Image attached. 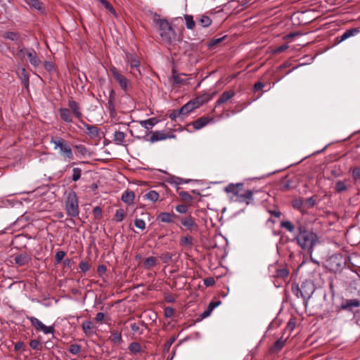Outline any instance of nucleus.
<instances>
[{"label":"nucleus","instance_id":"1","mask_svg":"<svg viewBox=\"0 0 360 360\" xmlns=\"http://www.w3.org/2000/svg\"><path fill=\"white\" fill-rule=\"evenodd\" d=\"M298 233L294 238L302 250L311 254L314 247L316 243L318 237L316 233L308 230L304 226L300 225L298 227Z\"/></svg>","mask_w":360,"mask_h":360},{"label":"nucleus","instance_id":"2","mask_svg":"<svg viewBox=\"0 0 360 360\" xmlns=\"http://www.w3.org/2000/svg\"><path fill=\"white\" fill-rule=\"evenodd\" d=\"M155 22L159 27V33L162 40L166 43H171L175 38L176 33L171 24L165 19H155Z\"/></svg>","mask_w":360,"mask_h":360},{"label":"nucleus","instance_id":"3","mask_svg":"<svg viewBox=\"0 0 360 360\" xmlns=\"http://www.w3.org/2000/svg\"><path fill=\"white\" fill-rule=\"evenodd\" d=\"M51 143L54 144L55 150L59 149V153L64 160H73V153L67 141L60 137L51 138Z\"/></svg>","mask_w":360,"mask_h":360},{"label":"nucleus","instance_id":"4","mask_svg":"<svg viewBox=\"0 0 360 360\" xmlns=\"http://www.w3.org/2000/svg\"><path fill=\"white\" fill-rule=\"evenodd\" d=\"M65 210L67 214L71 217H77L79 215L78 198L75 191H70L65 200Z\"/></svg>","mask_w":360,"mask_h":360},{"label":"nucleus","instance_id":"5","mask_svg":"<svg viewBox=\"0 0 360 360\" xmlns=\"http://www.w3.org/2000/svg\"><path fill=\"white\" fill-rule=\"evenodd\" d=\"M110 72L112 77L117 82L120 88L125 92H127L130 82L126 77H124L115 67L112 66L110 68Z\"/></svg>","mask_w":360,"mask_h":360},{"label":"nucleus","instance_id":"6","mask_svg":"<svg viewBox=\"0 0 360 360\" xmlns=\"http://www.w3.org/2000/svg\"><path fill=\"white\" fill-rule=\"evenodd\" d=\"M301 297L304 300L305 305H307L308 300L311 297L315 290V288L312 282L306 281L303 282L300 286Z\"/></svg>","mask_w":360,"mask_h":360},{"label":"nucleus","instance_id":"7","mask_svg":"<svg viewBox=\"0 0 360 360\" xmlns=\"http://www.w3.org/2000/svg\"><path fill=\"white\" fill-rule=\"evenodd\" d=\"M127 62L131 68V72L134 77H137L141 76V73L139 70L140 61L136 56L127 53Z\"/></svg>","mask_w":360,"mask_h":360},{"label":"nucleus","instance_id":"8","mask_svg":"<svg viewBox=\"0 0 360 360\" xmlns=\"http://www.w3.org/2000/svg\"><path fill=\"white\" fill-rule=\"evenodd\" d=\"M256 193H258L257 190H245L238 199L232 198V200L240 203H245L247 205H252L254 204L253 195Z\"/></svg>","mask_w":360,"mask_h":360},{"label":"nucleus","instance_id":"9","mask_svg":"<svg viewBox=\"0 0 360 360\" xmlns=\"http://www.w3.org/2000/svg\"><path fill=\"white\" fill-rule=\"evenodd\" d=\"M68 106L69 109L71 110L73 115L81 122V120H82V113L79 103L72 99H70L68 103Z\"/></svg>","mask_w":360,"mask_h":360},{"label":"nucleus","instance_id":"10","mask_svg":"<svg viewBox=\"0 0 360 360\" xmlns=\"http://www.w3.org/2000/svg\"><path fill=\"white\" fill-rule=\"evenodd\" d=\"M27 58L29 60L30 64L37 68L40 65L41 61L37 54V52L32 48H28L27 53Z\"/></svg>","mask_w":360,"mask_h":360},{"label":"nucleus","instance_id":"11","mask_svg":"<svg viewBox=\"0 0 360 360\" xmlns=\"http://www.w3.org/2000/svg\"><path fill=\"white\" fill-rule=\"evenodd\" d=\"M360 301L358 299L345 300L342 301L340 308L349 311H352L354 307H359Z\"/></svg>","mask_w":360,"mask_h":360},{"label":"nucleus","instance_id":"12","mask_svg":"<svg viewBox=\"0 0 360 360\" xmlns=\"http://www.w3.org/2000/svg\"><path fill=\"white\" fill-rule=\"evenodd\" d=\"M175 136L172 134H166L163 133L162 131H156L155 132H153L152 136H150L149 141L151 143H154L158 141H162L165 140L169 138H174Z\"/></svg>","mask_w":360,"mask_h":360},{"label":"nucleus","instance_id":"13","mask_svg":"<svg viewBox=\"0 0 360 360\" xmlns=\"http://www.w3.org/2000/svg\"><path fill=\"white\" fill-rule=\"evenodd\" d=\"M325 266L330 271L336 272L338 270V256L333 255L325 262Z\"/></svg>","mask_w":360,"mask_h":360},{"label":"nucleus","instance_id":"14","mask_svg":"<svg viewBox=\"0 0 360 360\" xmlns=\"http://www.w3.org/2000/svg\"><path fill=\"white\" fill-rule=\"evenodd\" d=\"M287 338L283 339L281 338L278 339L274 345L270 347L269 352L271 354H277L285 346Z\"/></svg>","mask_w":360,"mask_h":360},{"label":"nucleus","instance_id":"15","mask_svg":"<svg viewBox=\"0 0 360 360\" xmlns=\"http://www.w3.org/2000/svg\"><path fill=\"white\" fill-rule=\"evenodd\" d=\"M30 260V257L26 253L17 255L14 257L15 263L20 266L28 264Z\"/></svg>","mask_w":360,"mask_h":360},{"label":"nucleus","instance_id":"16","mask_svg":"<svg viewBox=\"0 0 360 360\" xmlns=\"http://www.w3.org/2000/svg\"><path fill=\"white\" fill-rule=\"evenodd\" d=\"M60 117L66 123L72 122V117L71 115V111L67 108H60L58 110Z\"/></svg>","mask_w":360,"mask_h":360},{"label":"nucleus","instance_id":"17","mask_svg":"<svg viewBox=\"0 0 360 360\" xmlns=\"http://www.w3.org/2000/svg\"><path fill=\"white\" fill-rule=\"evenodd\" d=\"M235 95V92L233 90L226 91L222 93L219 99L217 101L216 106L220 105L223 103H226Z\"/></svg>","mask_w":360,"mask_h":360},{"label":"nucleus","instance_id":"18","mask_svg":"<svg viewBox=\"0 0 360 360\" xmlns=\"http://www.w3.org/2000/svg\"><path fill=\"white\" fill-rule=\"evenodd\" d=\"M195 108H198V105L194 101H191L179 108V112H181L182 115H187Z\"/></svg>","mask_w":360,"mask_h":360},{"label":"nucleus","instance_id":"19","mask_svg":"<svg viewBox=\"0 0 360 360\" xmlns=\"http://www.w3.org/2000/svg\"><path fill=\"white\" fill-rule=\"evenodd\" d=\"M212 119L208 117H201L199 119L194 121L192 124L194 129L198 130L206 126Z\"/></svg>","mask_w":360,"mask_h":360},{"label":"nucleus","instance_id":"20","mask_svg":"<svg viewBox=\"0 0 360 360\" xmlns=\"http://www.w3.org/2000/svg\"><path fill=\"white\" fill-rule=\"evenodd\" d=\"M244 184L243 183L229 184L224 188V191L226 193H232L234 196L239 189L243 188Z\"/></svg>","mask_w":360,"mask_h":360},{"label":"nucleus","instance_id":"21","mask_svg":"<svg viewBox=\"0 0 360 360\" xmlns=\"http://www.w3.org/2000/svg\"><path fill=\"white\" fill-rule=\"evenodd\" d=\"M18 75L20 78L25 88H28L30 84V77L25 68H21L18 70Z\"/></svg>","mask_w":360,"mask_h":360},{"label":"nucleus","instance_id":"22","mask_svg":"<svg viewBox=\"0 0 360 360\" xmlns=\"http://www.w3.org/2000/svg\"><path fill=\"white\" fill-rule=\"evenodd\" d=\"M212 98V95L210 94H203L200 96H197L193 101L195 104L198 105V108L204 103L208 102Z\"/></svg>","mask_w":360,"mask_h":360},{"label":"nucleus","instance_id":"23","mask_svg":"<svg viewBox=\"0 0 360 360\" xmlns=\"http://www.w3.org/2000/svg\"><path fill=\"white\" fill-rule=\"evenodd\" d=\"M30 7L38 10L41 12L44 11L43 4L39 0H23Z\"/></svg>","mask_w":360,"mask_h":360},{"label":"nucleus","instance_id":"24","mask_svg":"<svg viewBox=\"0 0 360 360\" xmlns=\"http://www.w3.org/2000/svg\"><path fill=\"white\" fill-rule=\"evenodd\" d=\"M181 224L188 229H192L193 227L197 226L194 219L191 216L181 218Z\"/></svg>","mask_w":360,"mask_h":360},{"label":"nucleus","instance_id":"25","mask_svg":"<svg viewBox=\"0 0 360 360\" xmlns=\"http://www.w3.org/2000/svg\"><path fill=\"white\" fill-rule=\"evenodd\" d=\"M198 24L202 27H207L212 24V20L209 16L200 15L197 17Z\"/></svg>","mask_w":360,"mask_h":360},{"label":"nucleus","instance_id":"26","mask_svg":"<svg viewBox=\"0 0 360 360\" xmlns=\"http://www.w3.org/2000/svg\"><path fill=\"white\" fill-rule=\"evenodd\" d=\"M359 27H356V28H352V29H349V30H347L341 37H340V39H339V44L348 39L349 37H352V36H354L355 34H356L357 33L359 32Z\"/></svg>","mask_w":360,"mask_h":360},{"label":"nucleus","instance_id":"27","mask_svg":"<svg viewBox=\"0 0 360 360\" xmlns=\"http://www.w3.org/2000/svg\"><path fill=\"white\" fill-rule=\"evenodd\" d=\"M82 327L84 333L86 335L90 336L94 333V326L91 321H86L83 322Z\"/></svg>","mask_w":360,"mask_h":360},{"label":"nucleus","instance_id":"28","mask_svg":"<svg viewBox=\"0 0 360 360\" xmlns=\"http://www.w3.org/2000/svg\"><path fill=\"white\" fill-rule=\"evenodd\" d=\"M134 193L131 191H126L122 193V200L125 203L130 205L134 200Z\"/></svg>","mask_w":360,"mask_h":360},{"label":"nucleus","instance_id":"29","mask_svg":"<svg viewBox=\"0 0 360 360\" xmlns=\"http://www.w3.org/2000/svg\"><path fill=\"white\" fill-rule=\"evenodd\" d=\"M84 127L87 129V134L91 136H97L98 135V129L97 127L94 125H89L85 123L83 120L80 122Z\"/></svg>","mask_w":360,"mask_h":360},{"label":"nucleus","instance_id":"30","mask_svg":"<svg viewBox=\"0 0 360 360\" xmlns=\"http://www.w3.org/2000/svg\"><path fill=\"white\" fill-rule=\"evenodd\" d=\"M125 136L123 131H116L114 134L113 141L117 145H124Z\"/></svg>","mask_w":360,"mask_h":360},{"label":"nucleus","instance_id":"31","mask_svg":"<svg viewBox=\"0 0 360 360\" xmlns=\"http://www.w3.org/2000/svg\"><path fill=\"white\" fill-rule=\"evenodd\" d=\"M138 122L139 123V124L141 125V127L146 129V131H145L146 135L148 134V130L151 129L155 124L153 118H150V119L142 120V121H139Z\"/></svg>","mask_w":360,"mask_h":360},{"label":"nucleus","instance_id":"32","mask_svg":"<svg viewBox=\"0 0 360 360\" xmlns=\"http://www.w3.org/2000/svg\"><path fill=\"white\" fill-rule=\"evenodd\" d=\"M110 336L109 340L115 344L120 343L122 342L121 332L112 330L110 331Z\"/></svg>","mask_w":360,"mask_h":360},{"label":"nucleus","instance_id":"33","mask_svg":"<svg viewBox=\"0 0 360 360\" xmlns=\"http://www.w3.org/2000/svg\"><path fill=\"white\" fill-rule=\"evenodd\" d=\"M173 217L174 214H172L169 212H162L158 215V219L162 222L171 223L173 221Z\"/></svg>","mask_w":360,"mask_h":360},{"label":"nucleus","instance_id":"34","mask_svg":"<svg viewBox=\"0 0 360 360\" xmlns=\"http://www.w3.org/2000/svg\"><path fill=\"white\" fill-rule=\"evenodd\" d=\"M184 19L186 22V27L188 30H193L195 27V22L193 20V17L191 15H184Z\"/></svg>","mask_w":360,"mask_h":360},{"label":"nucleus","instance_id":"35","mask_svg":"<svg viewBox=\"0 0 360 360\" xmlns=\"http://www.w3.org/2000/svg\"><path fill=\"white\" fill-rule=\"evenodd\" d=\"M108 110L110 112L115 111V91L111 89L108 98Z\"/></svg>","mask_w":360,"mask_h":360},{"label":"nucleus","instance_id":"36","mask_svg":"<svg viewBox=\"0 0 360 360\" xmlns=\"http://www.w3.org/2000/svg\"><path fill=\"white\" fill-rule=\"evenodd\" d=\"M156 264V258L154 257H149L143 261V266L146 269H150Z\"/></svg>","mask_w":360,"mask_h":360},{"label":"nucleus","instance_id":"37","mask_svg":"<svg viewBox=\"0 0 360 360\" xmlns=\"http://www.w3.org/2000/svg\"><path fill=\"white\" fill-rule=\"evenodd\" d=\"M32 325L35 328V329L38 331L43 329L44 323L40 321L36 317L32 316L29 318Z\"/></svg>","mask_w":360,"mask_h":360},{"label":"nucleus","instance_id":"38","mask_svg":"<svg viewBox=\"0 0 360 360\" xmlns=\"http://www.w3.org/2000/svg\"><path fill=\"white\" fill-rule=\"evenodd\" d=\"M129 349L132 354H139L141 352V346L139 342H133L129 345Z\"/></svg>","mask_w":360,"mask_h":360},{"label":"nucleus","instance_id":"39","mask_svg":"<svg viewBox=\"0 0 360 360\" xmlns=\"http://www.w3.org/2000/svg\"><path fill=\"white\" fill-rule=\"evenodd\" d=\"M146 199L150 200L153 202H156L159 198V193L155 191H150L147 193L145 196Z\"/></svg>","mask_w":360,"mask_h":360},{"label":"nucleus","instance_id":"40","mask_svg":"<svg viewBox=\"0 0 360 360\" xmlns=\"http://www.w3.org/2000/svg\"><path fill=\"white\" fill-rule=\"evenodd\" d=\"M82 170L79 167H75L72 169V180L75 182L79 180L82 176Z\"/></svg>","mask_w":360,"mask_h":360},{"label":"nucleus","instance_id":"41","mask_svg":"<svg viewBox=\"0 0 360 360\" xmlns=\"http://www.w3.org/2000/svg\"><path fill=\"white\" fill-rule=\"evenodd\" d=\"M3 37L11 41H17L19 39V34L15 32H6Z\"/></svg>","mask_w":360,"mask_h":360},{"label":"nucleus","instance_id":"42","mask_svg":"<svg viewBox=\"0 0 360 360\" xmlns=\"http://www.w3.org/2000/svg\"><path fill=\"white\" fill-rule=\"evenodd\" d=\"M281 227L285 229L288 231L292 233L295 231V226L290 221L281 222Z\"/></svg>","mask_w":360,"mask_h":360},{"label":"nucleus","instance_id":"43","mask_svg":"<svg viewBox=\"0 0 360 360\" xmlns=\"http://www.w3.org/2000/svg\"><path fill=\"white\" fill-rule=\"evenodd\" d=\"M27 49H28V48H25V47L20 49L16 53L17 58L21 60H26Z\"/></svg>","mask_w":360,"mask_h":360},{"label":"nucleus","instance_id":"44","mask_svg":"<svg viewBox=\"0 0 360 360\" xmlns=\"http://www.w3.org/2000/svg\"><path fill=\"white\" fill-rule=\"evenodd\" d=\"M68 351L72 354L77 355L81 352V346L77 344L71 345L68 349Z\"/></svg>","mask_w":360,"mask_h":360},{"label":"nucleus","instance_id":"45","mask_svg":"<svg viewBox=\"0 0 360 360\" xmlns=\"http://www.w3.org/2000/svg\"><path fill=\"white\" fill-rule=\"evenodd\" d=\"M115 219L117 221L120 222L122 221L125 217V212L123 209H118L115 212Z\"/></svg>","mask_w":360,"mask_h":360},{"label":"nucleus","instance_id":"46","mask_svg":"<svg viewBox=\"0 0 360 360\" xmlns=\"http://www.w3.org/2000/svg\"><path fill=\"white\" fill-rule=\"evenodd\" d=\"M226 37V36H223L221 37H219V38H212L209 42H208V44L207 46L209 47H212V46H214L215 45L221 43L225 38Z\"/></svg>","mask_w":360,"mask_h":360},{"label":"nucleus","instance_id":"47","mask_svg":"<svg viewBox=\"0 0 360 360\" xmlns=\"http://www.w3.org/2000/svg\"><path fill=\"white\" fill-rule=\"evenodd\" d=\"M179 196L184 202H189L193 200V197L188 192L186 191L179 192Z\"/></svg>","mask_w":360,"mask_h":360},{"label":"nucleus","instance_id":"48","mask_svg":"<svg viewBox=\"0 0 360 360\" xmlns=\"http://www.w3.org/2000/svg\"><path fill=\"white\" fill-rule=\"evenodd\" d=\"M304 207L306 208H311L315 205V200L314 197L306 198L303 200Z\"/></svg>","mask_w":360,"mask_h":360},{"label":"nucleus","instance_id":"49","mask_svg":"<svg viewBox=\"0 0 360 360\" xmlns=\"http://www.w3.org/2000/svg\"><path fill=\"white\" fill-rule=\"evenodd\" d=\"M181 244L182 245H193V238L191 236H187L181 237Z\"/></svg>","mask_w":360,"mask_h":360},{"label":"nucleus","instance_id":"50","mask_svg":"<svg viewBox=\"0 0 360 360\" xmlns=\"http://www.w3.org/2000/svg\"><path fill=\"white\" fill-rule=\"evenodd\" d=\"M65 256V252L64 251H62V250L58 251L55 255V260H56V264L60 263Z\"/></svg>","mask_w":360,"mask_h":360},{"label":"nucleus","instance_id":"51","mask_svg":"<svg viewBox=\"0 0 360 360\" xmlns=\"http://www.w3.org/2000/svg\"><path fill=\"white\" fill-rule=\"evenodd\" d=\"M288 276V271L286 269H279L276 271V276L278 278H285Z\"/></svg>","mask_w":360,"mask_h":360},{"label":"nucleus","instance_id":"52","mask_svg":"<svg viewBox=\"0 0 360 360\" xmlns=\"http://www.w3.org/2000/svg\"><path fill=\"white\" fill-rule=\"evenodd\" d=\"M172 254L169 252H165L160 256V258L164 263H169L172 259Z\"/></svg>","mask_w":360,"mask_h":360},{"label":"nucleus","instance_id":"53","mask_svg":"<svg viewBox=\"0 0 360 360\" xmlns=\"http://www.w3.org/2000/svg\"><path fill=\"white\" fill-rule=\"evenodd\" d=\"M134 225L136 226V227L141 230H143L146 228V223L141 219H136L134 221Z\"/></svg>","mask_w":360,"mask_h":360},{"label":"nucleus","instance_id":"54","mask_svg":"<svg viewBox=\"0 0 360 360\" xmlns=\"http://www.w3.org/2000/svg\"><path fill=\"white\" fill-rule=\"evenodd\" d=\"M89 264L85 261H82L79 264V268L81 271L86 273L89 270Z\"/></svg>","mask_w":360,"mask_h":360},{"label":"nucleus","instance_id":"55","mask_svg":"<svg viewBox=\"0 0 360 360\" xmlns=\"http://www.w3.org/2000/svg\"><path fill=\"white\" fill-rule=\"evenodd\" d=\"M93 214L96 219H100L102 217V209L96 206L93 210Z\"/></svg>","mask_w":360,"mask_h":360},{"label":"nucleus","instance_id":"56","mask_svg":"<svg viewBox=\"0 0 360 360\" xmlns=\"http://www.w3.org/2000/svg\"><path fill=\"white\" fill-rule=\"evenodd\" d=\"M40 342L37 340H32L30 342V346L32 349L35 350H40L41 347H39Z\"/></svg>","mask_w":360,"mask_h":360},{"label":"nucleus","instance_id":"57","mask_svg":"<svg viewBox=\"0 0 360 360\" xmlns=\"http://www.w3.org/2000/svg\"><path fill=\"white\" fill-rule=\"evenodd\" d=\"M292 292L297 297H301V288L297 285H292Z\"/></svg>","mask_w":360,"mask_h":360},{"label":"nucleus","instance_id":"58","mask_svg":"<svg viewBox=\"0 0 360 360\" xmlns=\"http://www.w3.org/2000/svg\"><path fill=\"white\" fill-rule=\"evenodd\" d=\"M106 9H108L110 13L115 14V10L112 7V6L106 0H103V2L102 4Z\"/></svg>","mask_w":360,"mask_h":360},{"label":"nucleus","instance_id":"59","mask_svg":"<svg viewBox=\"0 0 360 360\" xmlns=\"http://www.w3.org/2000/svg\"><path fill=\"white\" fill-rule=\"evenodd\" d=\"M174 310L171 307H167L165 309V316L167 318L172 317L174 314Z\"/></svg>","mask_w":360,"mask_h":360},{"label":"nucleus","instance_id":"60","mask_svg":"<svg viewBox=\"0 0 360 360\" xmlns=\"http://www.w3.org/2000/svg\"><path fill=\"white\" fill-rule=\"evenodd\" d=\"M176 210L181 214H184L187 212L188 207L185 205H179L176 207Z\"/></svg>","mask_w":360,"mask_h":360},{"label":"nucleus","instance_id":"61","mask_svg":"<svg viewBox=\"0 0 360 360\" xmlns=\"http://www.w3.org/2000/svg\"><path fill=\"white\" fill-rule=\"evenodd\" d=\"M44 68L48 72H51L53 70V68H54L53 63L52 62H50V61H44Z\"/></svg>","mask_w":360,"mask_h":360},{"label":"nucleus","instance_id":"62","mask_svg":"<svg viewBox=\"0 0 360 360\" xmlns=\"http://www.w3.org/2000/svg\"><path fill=\"white\" fill-rule=\"evenodd\" d=\"M75 148L82 155H84L86 153V152H87V150H86V147L84 145H81V144L80 145H77V146H75Z\"/></svg>","mask_w":360,"mask_h":360},{"label":"nucleus","instance_id":"63","mask_svg":"<svg viewBox=\"0 0 360 360\" xmlns=\"http://www.w3.org/2000/svg\"><path fill=\"white\" fill-rule=\"evenodd\" d=\"M214 279L212 277H207L204 279V284L207 287L212 286L214 284Z\"/></svg>","mask_w":360,"mask_h":360},{"label":"nucleus","instance_id":"64","mask_svg":"<svg viewBox=\"0 0 360 360\" xmlns=\"http://www.w3.org/2000/svg\"><path fill=\"white\" fill-rule=\"evenodd\" d=\"M352 176L355 180L360 178V167H356L352 171Z\"/></svg>","mask_w":360,"mask_h":360}]
</instances>
